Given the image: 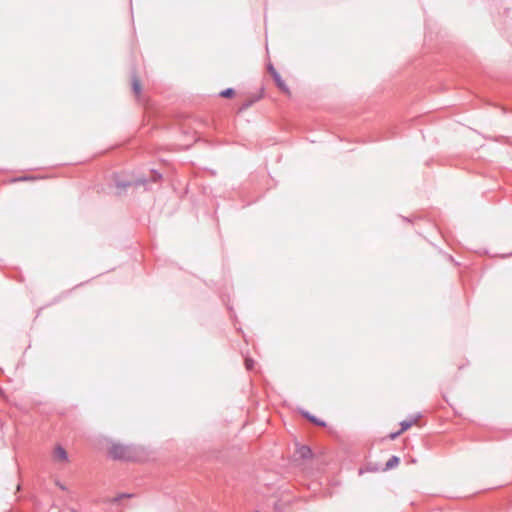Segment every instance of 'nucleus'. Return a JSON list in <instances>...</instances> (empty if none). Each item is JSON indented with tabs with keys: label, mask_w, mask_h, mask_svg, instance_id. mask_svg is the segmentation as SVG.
<instances>
[{
	"label": "nucleus",
	"mask_w": 512,
	"mask_h": 512,
	"mask_svg": "<svg viewBox=\"0 0 512 512\" xmlns=\"http://www.w3.org/2000/svg\"><path fill=\"white\" fill-rule=\"evenodd\" d=\"M109 456L115 460H137L136 450L132 446L113 444L109 449Z\"/></svg>",
	"instance_id": "f257e3e1"
},
{
	"label": "nucleus",
	"mask_w": 512,
	"mask_h": 512,
	"mask_svg": "<svg viewBox=\"0 0 512 512\" xmlns=\"http://www.w3.org/2000/svg\"><path fill=\"white\" fill-rule=\"evenodd\" d=\"M277 86L280 89L281 93L289 94L291 91L289 90L288 85L282 80L281 76L276 72V70L272 67L269 68Z\"/></svg>",
	"instance_id": "f03ea898"
},
{
	"label": "nucleus",
	"mask_w": 512,
	"mask_h": 512,
	"mask_svg": "<svg viewBox=\"0 0 512 512\" xmlns=\"http://www.w3.org/2000/svg\"><path fill=\"white\" fill-rule=\"evenodd\" d=\"M53 459L58 462H67L68 454L62 446L58 445L53 451Z\"/></svg>",
	"instance_id": "7ed1b4c3"
},
{
	"label": "nucleus",
	"mask_w": 512,
	"mask_h": 512,
	"mask_svg": "<svg viewBox=\"0 0 512 512\" xmlns=\"http://www.w3.org/2000/svg\"><path fill=\"white\" fill-rule=\"evenodd\" d=\"M297 454L302 459H308L312 456V451L308 446L302 445L298 447Z\"/></svg>",
	"instance_id": "20e7f679"
},
{
	"label": "nucleus",
	"mask_w": 512,
	"mask_h": 512,
	"mask_svg": "<svg viewBox=\"0 0 512 512\" xmlns=\"http://www.w3.org/2000/svg\"><path fill=\"white\" fill-rule=\"evenodd\" d=\"M399 464V458L397 456H392L385 465V470H390L396 467Z\"/></svg>",
	"instance_id": "39448f33"
},
{
	"label": "nucleus",
	"mask_w": 512,
	"mask_h": 512,
	"mask_svg": "<svg viewBox=\"0 0 512 512\" xmlns=\"http://www.w3.org/2000/svg\"><path fill=\"white\" fill-rule=\"evenodd\" d=\"M417 422V418H414L410 421L408 420H404L400 423V426H401V429H400V432H404L406 431L407 429H409L412 425H414L415 423Z\"/></svg>",
	"instance_id": "423d86ee"
},
{
	"label": "nucleus",
	"mask_w": 512,
	"mask_h": 512,
	"mask_svg": "<svg viewBox=\"0 0 512 512\" xmlns=\"http://www.w3.org/2000/svg\"><path fill=\"white\" fill-rule=\"evenodd\" d=\"M303 415L309 419L311 422L317 424V425H320V426H324L325 425V422L317 419L315 416L313 415H310L308 412H304Z\"/></svg>",
	"instance_id": "0eeeda50"
},
{
	"label": "nucleus",
	"mask_w": 512,
	"mask_h": 512,
	"mask_svg": "<svg viewBox=\"0 0 512 512\" xmlns=\"http://www.w3.org/2000/svg\"><path fill=\"white\" fill-rule=\"evenodd\" d=\"M132 86H133V93H135V94L141 93V91H142L141 83L138 79H136V78L133 79Z\"/></svg>",
	"instance_id": "6e6552de"
},
{
	"label": "nucleus",
	"mask_w": 512,
	"mask_h": 512,
	"mask_svg": "<svg viewBox=\"0 0 512 512\" xmlns=\"http://www.w3.org/2000/svg\"><path fill=\"white\" fill-rule=\"evenodd\" d=\"M233 89H226L220 93V96L226 97V96H232L234 94Z\"/></svg>",
	"instance_id": "1a4fd4ad"
},
{
	"label": "nucleus",
	"mask_w": 512,
	"mask_h": 512,
	"mask_svg": "<svg viewBox=\"0 0 512 512\" xmlns=\"http://www.w3.org/2000/svg\"><path fill=\"white\" fill-rule=\"evenodd\" d=\"M253 98L251 100L246 101L239 109V112L243 111L244 109L250 107L253 104Z\"/></svg>",
	"instance_id": "9d476101"
},
{
	"label": "nucleus",
	"mask_w": 512,
	"mask_h": 512,
	"mask_svg": "<svg viewBox=\"0 0 512 512\" xmlns=\"http://www.w3.org/2000/svg\"><path fill=\"white\" fill-rule=\"evenodd\" d=\"M116 185H117L118 188L123 189V188H126V187L130 186L131 182L117 181Z\"/></svg>",
	"instance_id": "9b49d317"
},
{
	"label": "nucleus",
	"mask_w": 512,
	"mask_h": 512,
	"mask_svg": "<svg viewBox=\"0 0 512 512\" xmlns=\"http://www.w3.org/2000/svg\"><path fill=\"white\" fill-rule=\"evenodd\" d=\"M245 366H246L247 370H251L254 366V361L252 359H246Z\"/></svg>",
	"instance_id": "f8f14e48"
},
{
	"label": "nucleus",
	"mask_w": 512,
	"mask_h": 512,
	"mask_svg": "<svg viewBox=\"0 0 512 512\" xmlns=\"http://www.w3.org/2000/svg\"><path fill=\"white\" fill-rule=\"evenodd\" d=\"M402 432H400V430L398 432H395V433H391L390 434V438L391 439H395L397 438Z\"/></svg>",
	"instance_id": "ddd939ff"
},
{
	"label": "nucleus",
	"mask_w": 512,
	"mask_h": 512,
	"mask_svg": "<svg viewBox=\"0 0 512 512\" xmlns=\"http://www.w3.org/2000/svg\"><path fill=\"white\" fill-rule=\"evenodd\" d=\"M136 186H139V185H144L145 184V181L142 180V179H137L134 183Z\"/></svg>",
	"instance_id": "4468645a"
},
{
	"label": "nucleus",
	"mask_w": 512,
	"mask_h": 512,
	"mask_svg": "<svg viewBox=\"0 0 512 512\" xmlns=\"http://www.w3.org/2000/svg\"><path fill=\"white\" fill-rule=\"evenodd\" d=\"M160 178H161V174L156 173V172L153 174V180L154 181H156L157 179H160Z\"/></svg>",
	"instance_id": "2eb2a0df"
}]
</instances>
